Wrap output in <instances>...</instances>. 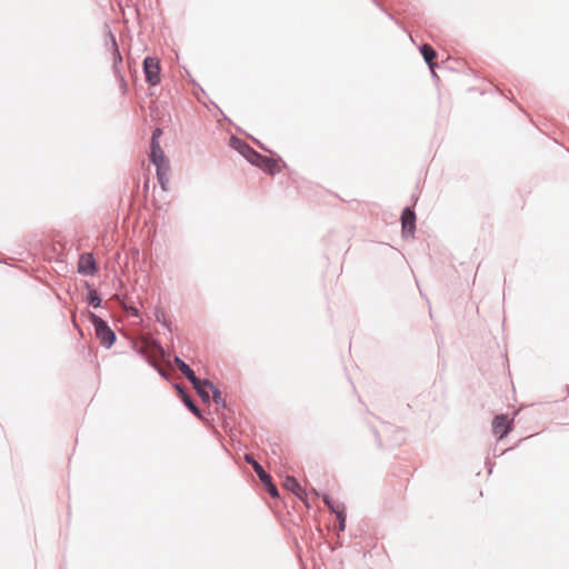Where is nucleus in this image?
I'll return each instance as SVG.
<instances>
[{"label":"nucleus","instance_id":"nucleus-1","mask_svg":"<svg viewBox=\"0 0 569 569\" xmlns=\"http://www.w3.org/2000/svg\"><path fill=\"white\" fill-rule=\"evenodd\" d=\"M89 320L94 328L96 336L100 343L107 349L111 348L117 336L108 322L93 312H89Z\"/></svg>","mask_w":569,"mask_h":569},{"label":"nucleus","instance_id":"nucleus-2","mask_svg":"<svg viewBox=\"0 0 569 569\" xmlns=\"http://www.w3.org/2000/svg\"><path fill=\"white\" fill-rule=\"evenodd\" d=\"M244 460L252 466L254 472L257 473L259 480L261 481L268 493L272 498H278L279 491L274 483L272 482L271 476L263 469V467L251 455L247 453L244 456Z\"/></svg>","mask_w":569,"mask_h":569},{"label":"nucleus","instance_id":"nucleus-3","mask_svg":"<svg viewBox=\"0 0 569 569\" xmlns=\"http://www.w3.org/2000/svg\"><path fill=\"white\" fill-rule=\"evenodd\" d=\"M279 161H281L283 163V166H286V163L282 161V159L280 157H278L277 159H273V158L263 156V154L259 153L258 151H256L252 159H250L251 164L262 169L263 171H266L267 173H270V174H274V173H278L281 171Z\"/></svg>","mask_w":569,"mask_h":569},{"label":"nucleus","instance_id":"nucleus-4","mask_svg":"<svg viewBox=\"0 0 569 569\" xmlns=\"http://www.w3.org/2000/svg\"><path fill=\"white\" fill-rule=\"evenodd\" d=\"M143 73L146 77V82L149 86H157L160 83V61L158 58L146 57L143 59Z\"/></svg>","mask_w":569,"mask_h":569},{"label":"nucleus","instance_id":"nucleus-5","mask_svg":"<svg viewBox=\"0 0 569 569\" xmlns=\"http://www.w3.org/2000/svg\"><path fill=\"white\" fill-rule=\"evenodd\" d=\"M402 237L412 238L416 230V212L412 208L406 207L401 212Z\"/></svg>","mask_w":569,"mask_h":569},{"label":"nucleus","instance_id":"nucleus-6","mask_svg":"<svg viewBox=\"0 0 569 569\" xmlns=\"http://www.w3.org/2000/svg\"><path fill=\"white\" fill-rule=\"evenodd\" d=\"M512 430V421L506 415H497L492 420V432L498 439L505 438Z\"/></svg>","mask_w":569,"mask_h":569},{"label":"nucleus","instance_id":"nucleus-7","mask_svg":"<svg viewBox=\"0 0 569 569\" xmlns=\"http://www.w3.org/2000/svg\"><path fill=\"white\" fill-rule=\"evenodd\" d=\"M98 271L94 257L90 252L82 253L78 262V272L83 276H93Z\"/></svg>","mask_w":569,"mask_h":569},{"label":"nucleus","instance_id":"nucleus-8","mask_svg":"<svg viewBox=\"0 0 569 569\" xmlns=\"http://www.w3.org/2000/svg\"><path fill=\"white\" fill-rule=\"evenodd\" d=\"M230 146L232 149L237 150L241 156H243L249 162L256 153L253 148H251L244 140L237 137L230 138Z\"/></svg>","mask_w":569,"mask_h":569},{"label":"nucleus","instance_id":"nucleus-9","mask_svg":"<svg viewBox=\"0 0 569 569\" xmlns=\"http://www.w3.org/2000/svg\"><path fill=\"white\" fill-rule=\"evenodd\" d=\"M150 161L158 167V164H167L169 163L167 157L164 156L159 141H151L150 143Z\"/></svg>","mask_w":569,"mask_h":569},{"label":"nucleus","instance_id":"nucleus-10","mask_svg":"<svg viewBox=\"0 0 569 569\" xmlns=\"http://www.w3.org/2000/svg\"><path fill=\"white\" fill-rule=\"evenodd\" d=\"M150 161L158 167V164H167L169 163L167 157L164 156L159 141H151L150 143Z\"/></svg>","mask_w":569,"mask_h":569},{"label":"nucleus","instance_id":"nucleus-11","mask_svg":"<svg viewBox=\"0 0 569 569\" xmlns=\"http://www.w3.org/2000/svg\"><path fill=\"white\" fill-rule=\"evenodd\" d=\"M109 37H110V42H111V49H112V70H113V74H119L121 73V64H122V56H121V52L119 50V47L117 44V40H116V37L112 34V32H109Z\"/></svg>","mask_w":569,"mask_h":569},{"label":"nucleus","instance_id":"nucleus-12","mask_svg":"<svg viewBox=\"0 0 569 569\" xmlns=\"http://www.w3.org/2000/svg\"><path fill=\"white\" fill-rule=\"evenodd\" d=\"M420 53L423 57V60L428 64L429 69L431 70L432 76L435 77L436 76L435 67H437V64L433 62V60L437 57L436 50L430 44L423 43L420 47Z\"/></svg>","mask_w":569,"mask_h":569},{"label":"nucleus","instance_id":"nucleus-13","mask_svg":"<svg viewBox=\"0 0 569 569\" xmlns=\"http://www.w3.org/2000/svg\"><path fill=\"white\" fill-rule=\"evenodd\" d=\"M174 362L179 370L183 373V376L191 382L198 381V378L194 375V371L187 365L180 357H174Z\"/></svg>","mask_w":569,"mask_h":569},{"label":"nucleus","instance_id":"nucleus-14","mask_svg":"<svg viewBox=\"0 0 569 569\" xmlns=\"http://www.w3.org/2000/svg\"><path fill=\"white\" fill-rule=\"evenodd\" d=\"M284 487L291 492H293L300 499H303V497L306 496V492L302 489L301 485L293 477L286 478Z\"/></svg>","mask_w":569,"mask_h":569},{"label":"nucleus","instance_id":"nucleus-15","mask_svg":"<svg viewBox=\"0 0 569 569\" xmlns=\"http://www.w3.org/2000/svg\"><path fill=\"white\" fill-rule=\"evenodd\" d=\"M203 385L206 387H209V389L212 392V400L216 405L221 406L222 408H226V401L222 399L221 391L218 387H216L213 383H211L209 380L203 379Z\"/></svg>","mask_w":569,"mask_h":569},{"label":"nucleus","instance_id":"nucleus-16","mask_svg":"<svg viewBox=\"0 0 569 569\" xmlns=\"http://www.w3.org/2000/svg\"><path fill=\"white\" fill-rule=\"evenodd\" d=\"M157 169V178H158V182L159 184L161 186L162 190H167V184L169 182V178H168V171H169V163L167 164H158V167H156Z\"/></svg>","mask_w":569,"mask_h":569},{"label":"nucleus","instance_id":"nucleus-17","mask_svg":"<svg viewBox=\"0 0 569 569\" xmlns=\"http://www.w3.org/2000/svg\"><path fill=\"white\" fill-rule=\"evenodd\" d=\"M86 286L88 288V293H87L88 305L91 306L92 308H99L102 302L99 293L93 288H91L88 282H86Z\"/></svg>","mask_w":569,"mask_h":569},{"label":"nucleus","instance_id":"nucleus-18","mask_svg":"<svg viewBox=\"0 0 569 569\" xmlns=\"http://www.w3.org/2000/svg\"><path fill=\"white\" fill-rule=\"evenodd\" d=\"M198 396L201 398V400L206 403H209L210 401V396H209V387H206L203 385V380H200L198 379V381H194V383H192Z\"/></svg>","mask_w":569,"mask_h":569},{"label":"nucleus","instance_id":"nucleus-19","mask_svg":"<svg viewBox=\"0 0 569 569\" xmlns=\"http://www.w3.org/2000/svg\"><path fill=\"white\" fill-rule=\"evenodd\" d=\"M182 402L197 418L202 419L201 410L188 393H183Z\"/></svg>","mask_w":569,"mask_h":569},{"label":"nucleus","instance_id":"nucleus-20","mask_svg":"<svg viewBox=\"0 0 569 569\" xmlns=\"http://www.w3.org/2000/svg\"><path fill=\"white\" fill-rule=\"evenodd\" d=\"M322 501L332 513L339 510V508L343 507V503L336 501L327 493L322 495Z\"/></svg>","mask_w":569,"mask_h":569},{"label":"nucleus","instance_id":"nucleus-21","mask_svg":"<svg viewBox=\"0 0 569 569\" xmlns=\"http://www.w3.org/2000/svg\"><path fill=\"white\" fill-rule=\"evenodd\" d=\"M154 318L164 328H168L170 330V321L167 319V315H166L164 310H162L160 308H156Z\"/></svg>","mask_w":569,"mask_h":569},{"label":"nucleus","instance_id":"nucleus-22","mask_svg":"<svg viewBox=\"0 0 569 569\" xmlns=\"http://www.w3.org/2000/svg\"><path fill=\"white\" fill-rule=\"evenodd\" d=\"M136 352L141 357L143 358L147 363L152 367V368H157V363L154 362V360L152 358H150L147 353V350L144 348H134Z\"/></svg>","mask_w":569,"mask_h":569},{"label":"nucleus","instance_id":"nucleus-23","mask_svg":"<svg viewBox=\"0 0 569 569\" xmlns=\"http://www.w3.org/2000/svg\"><path fill=\"white\" fill-rule=\"evenodd\" d=\"M114 77H116V79L118 80V82L120 84L122 93L124 94L127 92V88H128V84H127V81L124 79V76L121 72L119 74H116Z\"/></svg>","mask_w":569,"mask_h":569},{"label":"nucleus","instance_id":"nucleus-24","mask_svg":"<svg viewBox=\"0 0 569 569\" xmlns=\"http://www.w3.org/2000/svg\"><path fill=\"white\" fill-rule=\"evenodd\" d=\"M335 515H336V517H337L338 522H340V521H346V519H347V513H346V508H345V506H343V507H341V508H339V510H337V511L335 512Z\"/></svg>","mask_w":569,"mask_h":569},{"label":"nucleus","instance_id":"nucleus-25","mask_svg":"<svg viewBox=\"0 0 569 569\" xmlns=\"http://www.w3.org/2000/svg\"><path fill=\"white\" fill-rule=\"evenodd\" d=\"M153 369L157 370L159 376L162 377L163 379H166V380L170 379L169 373L164 369L160 368L158 365H157V368H153Z\"/></svg>","mask_w":569,"mask_h":569},{"label":"nucleus","instance_id":"nucleus-26","mask_svg":"<svg viewBox=\"0 0 569 569\" xmlns=\"http://www.w3.org/2000/svg\"><path fill=\"white\" fill-rule=\"evenodd\" d=\"M161 134L162 130L160 128L154 129L151 136V141H159Z\"/></svg>","mask_w":569,"mask_h":569},{"label":"nucleus","instance_id":"nucleus-27","mask_svg":"<svg viewBox=\"0 0 569 569\" xmlns=\"http://www.w3.org/2000/svg\"><path fill=\"white\" fill-rule=\"evenodd\" d=\"M176 390L178 391L179 396L181 397V400L183 399V393H187V391L180 386L174 385Z\"/></svg>","mask_w":569,"mask_h":569},{"label":"nucleus","instance_id":"nucleus-28","mask_svg":"<svg viewBox=\"0 0 569 569\" xmlns=\"http://www.w3.org/2000/svg\"><path fill=\"white\" fill-rule=\"evenodd\" d=\"M176 390L178 391L179 396L181 397V400L183 399V393H187V391L180 386L174 385Z\"/></svg>","mask_w":569,"mask_h":569},{"label":"nucleus","instance_id":"nucleus-29","mask_svg":"<svg viewBox=\"0 0 569 569\" xmlns=\"http://www.w3.org/2000/svg\"><path fill=\"white\" fill-rule=\"evenodd\" d=\"M345 529H346V521L338 522V528H337L338 532H342V531H345Z\"/></svg>","mask_w":569,"mask_h":569},{"label":"nucleus","instance_id":"nucleus-30","mask_svg":"<svg viewBox=\"0 0 569 569\" xmlns=\"http://www.w3.org/2000/svg\"><path fill=\"white\" fill-rule=\"evenodd\" d=\"M153 346H154V348H156L160 353H163V352H164V350H163V348H162V346H161V343H160V342L154 341V342H153Z\"/></svg>","mask_w":569,"mask_h":569},{"label":"nucleus","instance_id":"nucleus-31","mask_svg":"<svg viewBox=\"0 0 569 569\" xmlns=\"http://www.w3.org/2000/svg\"><path fill=\"white\" fill-rule=\"evenodd\" d=\"M256 143L259 146V148H261L263 151L266 152H269V153H272L268 148H266L260 141L258 140H254Z\"/></svg>","mask_w":569,"mask_h":569}]
</instances>
